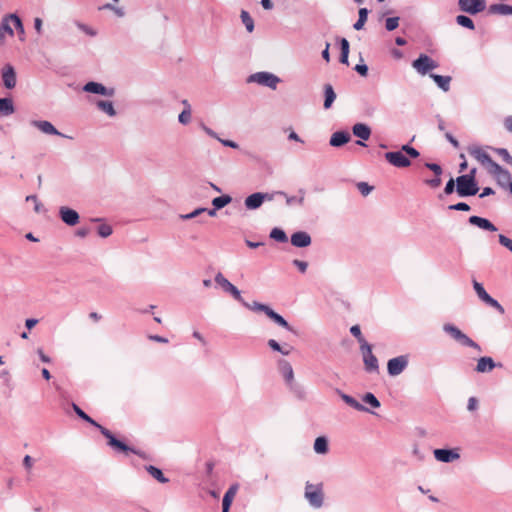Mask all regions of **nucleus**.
<instances>
[{
	"label": "nucleus",
	"instance_id": "obj_54",
	"mask_svg": "<svg viewBox=\"0 0 512 512\" xmlns=\"http://www.w3.org/2000/svg\"><path fill=\"white\" fill-rule=\"evenodd\" d=\"M485 303L493 308H495L499 313L504 314L505 310L503 306L491 296L485 301Z\"/></svg>",
	"mask_w": 512,
	"mask_h": 512
},
{
	"label": "nucleus",
	"instance_id": "obj_35",
	"mask_svg": "<svg viewBox=\"0 0 512 512\" xmlns=\"http://www.w3.org/2000/svg\"><path fill=\"white\" fill-rule=\"evenodd\" d=\"M485 166L487 167L488 172L494 176L507 175V170L501 167L493 159H491L490 162H488Z\"/></svg>",
	"mask_w": 512,
	"mask_h": 512
},
{
	"label": "nucleus",
	"instance_id": "obj_24",
	"mask_svg": "<svg viewBox=\"0 0 512 512\" xmlns=\"http://www.w3.org/2000/svg\"><path fill=\"white\" fill-rule=\"evenodd\" d=\"M353 134L361 140H368L371 136V129L364 123H356L352 127Z\"/></svg>",
	"mask_w": 512,
	"mask_h": 512
},
{
	"label": "nucleus",
	"instance_id": "obj_39",
	"mask_svg": "<svg viewBox=\"0 0 512 512\" xmlns=\"http://www.w3.org/2000/svg\"><path fill=\"white\" fill-rule=\"evenodd\" d=\"M456 23L464 28L469 29V30L475 29L473 20L466 15H458L456 17Z\"/></svg>",
	"mask_w": 512,
	"mask_h": 512
},
{
	"label": "nucleus",
	"instance_id": "obj_26",
	"mask_svg": "<svg viewBox=\"0 0 512 512\" xmlns=\"http://www.w3.org/2000/svg\"><path fill=\"white\" fill-rule=\"evenodd\" d=\"M244 204L248 210H256L261 207L263 204L261 192H256L246 197Z\"/></svg>",
	"mask_w": 512,
	"mask_h": 512
},
{
	"label": "nucleus",
	"instance_id": "obj_48",
	"mask_svg": "<svg viewBox=\"0 0 512 512\" xmlns=\"http://www.w3.org/2000/svg\"><path fill=\"white\" fill-rule=\"evenodd\" d=\"M363 402L370 405L373 408H379L380 407V401L376 398V396L373 393H366L363 398Z\"/></svg>",
	"mask_w": 512,
	"mask_h": 512
},
{
	"label": "nucleus",
	"instance_id": "obj_9",
	"mask_svg": "<svg viewBox=\"0 0 512 512\" xmlns=\"http://www.w3.org/2000/svg\"><path fill=\"white\" fill-rule=\"evenodd\" d=\"M409 358L407 355H400L392 358L387 363V371L390 376L400 375L408 366Z\"/></svg>",
	"mask_w": 512,
	"mask_h": 512
},
{
	"label": "nucleus",
	"instance_id": "obj_22",
	"mask_svg": "<svg viewBox=\"0 0 512 512\" xmlns=\"http://www.w3.org/2000/svg\"><path fill=\"white\" fill-rule=\"evenodd\" d=\"M337 394L341 397V399L350 407L354 408L358 411H364V412H370V410L362 405L360 402H358L355 398L352 396L343 393L341 390L336 389Z\"/></svg>",
	"mask_w": 512,
	"mask_h": 512
},
{
	"label": "nucleus",
	"instance_id": "obj_20",
	"mask_svg": "<svg viewBox=\"0 0 512 512\" xmlns=\"http://www.w3.org/2000/svg\"><path fill=\"white\" fill-rule=\"evenodd\" d=\"M278 369L285 381V384L295 379L293 368L287 360L280 359L278 361Z\"/></svg>",
	"mask_w": 512,
	"mask_h": 512
},
{
	"label": "nucleus",
	"instance_id": "obj_53",
	"mask_svg": "<svg viewBox=\"0 0 512 512\" xmlns=\"http://www.w3.org/2000/svg\"><path fill=\"white\" fill-rule=\"evenodd\" d=\"M178 121L183 125L189 124L191 121V111L188 109H183V111L178 116Z\"/></svg>",
	"mask_w": 512,
	"mask_h": 512
},
{
	"label": "nucleus",
	"instance_id": "obj_55",
	"mask_svg": "<svg viewBox=\"0 0 512 512\" xmlns=\"http://www.w3.org/2000/svg\"><path fill=\"white\" fill-rule=\"evenodd\" d=\"M7 19L11 20L14 23L15 28L20 33H22V34L24 33V27H23L22 21L17 15L11 14V15H9V17Z\"/></svg>",
	"mask_w": 512,
	"mask_h": 512
},
{
	"label": "nucleus",
	"instance_id": "obj_25",
	"mask_svg": "<svg viewBox=\"0 0 512 512\" xmlns=\"http://www.w3.org/2000/svg\"><path fill=\"white\" fill-rule=\"evenodd\" d=\"M289 391L297 398V399H300V400H304L305 397H306V390H305V387L297 382L295 379L292 380L291 382L287 383L286 384Z\"/></svg>",
	"mask_w": 512,
	"mask_h": 512
},
{
	"label": "nucleus",
	"instance_id": "obj_64",
	"mask_svg": "<svg viewBox=\"0 0 512 512\" xmlns=\"http://www.w3.org/2000/svg\"><path fill=\"white\" fill-rule=\"evenodd\" d=\"M425 166L434 172L435 176H441L442 168L436 163H426Z\"/></svg>",
	"mask_w": 512,
	"mask_h": 512
},
{
	"label": "nucleus",
	"instance_id": "obj_62",
	"mask_svg": "<svg viewBox=\"0 0 512 512\" xmlns=\"http://www.w3.org/2000/svg\"><path fill=\"white\" fill-rule=\"evenodd\" d=\"M454 191H456V179L454 180L453 178H451V179L446 183V186H445V188H444V192H445V194L450 195V194H452Z\"/></svg>",
	"mask_w": 512,
	"mask_h": 512
},
{
	"label": "nucleus",
	"instance_id": "obj_32",
	"mask_svg": "<svg viewBox=\"0 0 512 512\" xmlns=\"http://www.w3.org/2000/svg\"><path fill=\"white\" fill-rule=\"evenodd\" d=\"M313 449L317 454H326L329 451L328 439L324 436L317 437Z\"/></svg>",
	"mask_w": 512,
	"mask_h": 512
},
{
	"label": "nucleus",
	"instance_id": "obj_47",
	"mask_svg": "<svg viewBox=\"0 0 512 512\" xmlns=\"http://www.w3.org/2000/svg\"><path fill=\"white\" fill-rule=\"evenodd\" d=\"M350 333L357 339V341L359 342L360 344V348L363 347V345L365 344H369L365 338L363 337L362 333H361V329H360V326L359 325H353L351 328H350Z\"/></svg>",
	"mask_w": 512,
	"mask_h": 512
},
{
	"label": "nucleus",
	"instance_id": "obj_14",
	"mask_svg": "<svg viewBox=\"0 0 512 512\" xmlns=\"http://www.w3.org/2000/svg\"><path fill=\"white\" fill-rule=\"evenodd\" d=\"M59 216L61 220L69 226L78 224L80 218L77 211L66 206L60 207Z\"/></svg>",
	"mask_w": 512,
	"mask_h": 512
},
{
	"label": "nucleus",
	"instance_id": "obj_27",
	"mask_svg": "<svg viewBox=\"0 0 512 512\" xmlns=\"http://www.w3.org/2000/svg\"><path fill=\"white\" fill-rule=\"evenodd\" d=\"M469 154L479 161L482 165H486L492 159L488 153H486L480 147L469 148Z\"/></svg>",
	"mask_w": 512,
	"mask_h": 512
},
{
	"label": "nucleus",
	"instance_id": "obj_2",
	"mask_svg": "<svg viewBox=\"0 0 512 512\" xmlns=\"http://www.w3.org/2000/svg\"><path fill=\"white\" fill-rule=\"evenodd\" d=\"M478 191L479 187L473 176H458L456 178V192L460 197L474 196Z\"/></svg>",
	"mask_w": 512,
	"mask_h": 512
},
{
	"label": "nucleus",
	"instance_id": "obj_51",
	"mask_svg": "<svg viewBox=\"0 0 512 512\" xmlns=\"http://www.w3.org/2000/svg\"><path fill=\"white\" fill-rule=\"evenodd\" d=\"M205 211H206V208L199 207V208H196L191 213L181 214L179 217L182 220H190V219L196 218L197 216H199L200 214L204 213Z\"/></svg>",
	"mask_w": 512,
	"mask_h": 512
},
{
	"label": "nucleus",
	"instance_id": "obj_42",
	"mask_svg": "<svg viewBox=\"0 0 512 512\" xmlns=\"http://www.w3.org/2000/svg\"><path fill=\"white\" fill-rule=\"evenodd\" d=\"M231 201L232 198L229 195H222L214 198L212 200V205L219 210L228 205Z\"/></svg>",
	"mask_w": 512,
	"mask_h": 512
},
{
	"label": "nucleus",
	"instance_id": "obj_30",
	"mask_svg": "<svg viewBox=\"0 0 512 512\" xmlns=\"http://www.w3.org/2000/svg\"><path fill=\"white\" fill-rule=\"evenodd\" d=\"M15 112L14 104L11 98H0V114L10 116Z\"/></svg>",
	"mask_w": 512,
	"mask_h": 512
},
{
	"label": "nucleus",
	"instance_id": "obj_17",
	"mask_svg": "<svg viewBox=\"0 0 512 512\" xmlns=\"http://www.w3.org/2000/svg\"><path fill=\"white\" fill-rule=\"evenodd\" d=\"M468 221L471 225L477 226L482 230L490 232H496L498 230L497 227L490 220L480 216H470Z\"/></svg>",
	"mask_w": 512,
	"mask_h": 512
},
{
	"label": "nucleus",
	"instance_id": "obj_60",
	"mask_svg": "<svg viewBox=\"0 0 512 512\" xmlns=\"http://www.w3.org/2000/svg\"><path fill=\"white\" fill-rule=\"evenodd\" d=\"M498 239H499V243L502 246L506 247L509 251L512 252V239H509L508 237H506L503 234H499Z\"/></svg>",
	"mask_w": 512,
	"mask_h": 512
},
{
	"label": "nucleus",
	"instance_id": "obj_41",
	"mask_svg": "<svg viewBox=\"0 0 512 512\" xmlns=\"http://www.w3.org/2000/svg\"><path fill=\"white\" fill-rule=\"evenodd\" d=\"M6 35H9V36H13L14 35L13 29L9 25L7 18L4 19L2 21V23L0 24V43L3 42V40L5 39Z\"/></svg>",
	"mask_w": 512,
	"mask_h": 512
},
{
	"label": "nucleus",
	"instance_id": "obj_10",
	"mask_svg": "<svg viewBox=\"0 0 512 512\" xmlns=\"http://www.w3.org/2000/svg\"><path fill=\"white\" fill-rule=\"evenodd\" d=\"M363 355V362L367 372H378L379 364L376 356L372 353V346L365 344L360 348Z\"/></svg>",
	"mask_w": 512,
	"mask_h": 512
},
{
	"label": "nucleus",
	"instance_id": "obj_45",
	"mask_svg": "<svg viewBox=\"0 0 512 512\" xmlns=\"http://www.w3.org/2000/svg\"><path fill=\"white\" fill-rule=\"evenodd\" d=\"M270 237L275 241L281 243L287 242L288 240L286 233L284 232V230L280 228H273L272 231L270 232Z\"/></svg>",
	"mask_w": 512,
	"mask_h": 512
},
{
	"label": "nucleus",
	"instance_id": "obj_31",
	"mask_svg": "<svg viewBox=\"0 0 512 512\" xmlns=\"http://www.w3.org/2000/svg\"><path fill=\"white\" fill-rule=\"evenodd\" d=\"M430 77L434 80V82L437 84V86L442 89L444 92L449 91L450 89V82L451 77L450 76H442L438 74H430Z\"/></svg>",
	"mask_w": 512,
	"mask_h": 512
},
{
	"label": "nucleus",
	"instance_id": "obj_7",
	"mask_svg": "<svg viewBox=\"0 0 512 512\" xmlns=\"http://www.w3.org/2000/svg\"><path fill=\"white\" fill-rule=\"evenodd\" d=\"M216 284H218L226 293L233 296L238 302H243V298L239 289L233 285L221 272H218L214 278Z\"/></svg>",
	"mask_w": 512,
	"mask_h": 512
},
{
	"label": "nucleus",
	"instance_id": "obj_4",
	"mask_svg": "<svg viewBox=\"0 0 512 512\" xmlns=\"http://www.w3.org/2000/svg\"><path fill=\"white\" fill-rule=\"evenodd\" d=\"M97 428L99 429L100 433L108 440V445L111 446L113 449H115L119 452H124V453L131 452V453L137 454L139 456H142V454L139 451L129 447L122 441L116 439L115 436L113 435V433L110 430H108L107 428L103 427L102 425H97Z\"/></svg>",
	"mask_w": 512,
	"mask_h": 512
},
{
	"label": "nucleus",
	"instance_id": "obj_52",
	"mask_svg": "<svg viewBox=\"0 0 512 512\" xmlns=\"http://www.w3.org/2000/svg\"><path fill=\"white\" fill-rule=\"evenodd\" d=\"M399 20L400 18L399 17H390V18H387L386 21H385V28L388 30V31H393L395 30L398 26H399Z\"/></svg>",
	"mask_w": 512,
	"mask_h": 512
},
{
	"label": "nucleus",
	"instance_id": "obj_15",
	"mask_svg": "<svg viewBox=\"0 0 512 512\" xmlns=\"http://www.w3.org/2000/svg\"><path fill=\"white\" fill-rule=\"evenodd\" d=\"M2 80L7 89H13L16 86V72L11 64H6L2 68Z\"/></svg>",
	"mask_w": 512,
	"mask_h": 512
},
{
	"label": "nucleus",
	"instance_id": "obj_19",
	"mask_svg": "<svg viewBox=\"0 0 512 512\" xmlns=\"http://www.w3.org/2000/svg\"><path fill=\"white\" fill-rule=\"evenodd\" d=\"M434 456L436 460L444 463L452 462L460 457L457 452L451 449H436L434 450Z\"/></svg>",
	"mask_w": 512,
	"mask_h": 512
},
{
	"label": "nucleus",
	"instance_id": "obj_37",
	"mask_svg": "<svg viewBox=\"0 0 512 512\" xmlns=\"http://www.w3.org/2000/svg\"><path fill=\"white\" fill-rule=\"evenodd\" d=\"M368 13H369V11H368L367 8H360L359 9L358 20L353 25L355 30H361L364 27V25H365V23L367 21Z\"/></svg>",
	"mask_w": 512,
	"mask_h": 512
},
{
	"label": "nucleus",
	"instance_id": "obj_36",
	"mask_svg": "<svg viewBox=\"0 0 512 512\" xmlns=\"http://www.w3.org/2000/svg\"><path fill=\"white\" fill-rule=\"evenodd\" d=\"M340 50H341V55H340V62L342 64H346L348 65V55H349V42L346 38H342L340 40Z\"/></svg>",
	"mask_w": 512,
	"mask_h": 512
},
{
	"label": "nucleus",
	"instance_id": "obj_28",
	"mask_svg": "<svg viewBox=\"0 0 512 512\" xmlns=\"http://www.w3.org/2000/svg\"><path fill=\"white\" fill-rule=\"evenodd\" d=\"M488 12L490 14L498 15H512V6L508 4H492L489 6Z\"/></svg>",
	"mask_w": 512,
	"mask_h": 512
},
{
	"label": "nucleus",
	"instance_id": "obj_49",
	"mask_svg": "<svg viewBox=\"0 0 512 512\" xmlns=\"http://www.w3.org/2000/svg\"><path fill=\"white\" fill-rule=\"evenodd\" d=\"M97 232H98V235L102 238H107L109 237L113 230H112V227L108 224H101L98 228H97Z\"/></svg>",
	"mask_w": 512,
	"mask_h": 512
},
{
	"label": "nucleus",
	"instance_id": "obj_21",
	"mask_svg": "<svg viewBox=\"0 0 512 512\" xmlns=\"http://www.w3.org/2000/svg\"><path fill=\"white\" fill-rule=\"evenodd\" d=\"M275 324L286 329L287 331L294 332L293 327L277 312H275L271 307L267 310L266 314Z\"/></svg>",
	"mask_w": 512,
	"mask_h": 512
},
{
	"label": "nucleus",
	"instance_id": "obj_3",
	"mask_svg": "<svg viewBox=\"0 0 512 512\" xmlns=\"http://www.w3.org/2000/svg\"><path fill=\"white\" fill-rule=\"evenodd\" d=\"M443 331L450 335L460 345L481 351V347L455 325L446 323L443 325Z\"/></svg>",
	"mask_w": 512,
	"mask_h": 512
},
{
	"label": "nucleus",
	"instance_id": "obj_5",
	"mask_svg": "<svg viewBox=\"0 0 512 512\" xmlns=\"http://www.w3.org/2000/svg\"><path fill=\"white\" fill-rule=\"evenodd\" d=\"M248 82L258 83L262 86L276 89L280 79L276 75L269 72H257L248 77Z\"/></svg>",
	"mask_w": 512,
	"mask_h": 512
},
{
	"label": "nucleus",
	"instance_id": "obj_23",
	"mask_svg": "<svg viewBox=\"0 0 512 512\" xmlns=\"http://www.w3.org/2000/svg\"><path fill=\"white\" fill-rule=\"evenodd\" d=\"M351 139V136L346 131H337L332 134L330 138V145L333 147H340L346 143H348Z\"/></svg>",
	"mask_w": 512,
	"mask_h": 512
},
{
	"label": "nucleus",
	"instance_id": "obj_61",
	"mask_svg": "<svg viewBox=\"0 0 512 512\" xmlns=\"http://www.w3.org/2000/svg\"><path fill=\"white\" fill-rule=\"evenodd\" d=\"M449 210H456V211H469L470 206L465 202H459L453 205H450L448 207Z\"/></svg>",
	"mask_w": 512,
	"mask_h": 512
},
{
	"label": "nucleus",
	"instance_id": "obj_8",
	"mask_svg": "<svg viewBox=\"0 0 512 512\" xmlns=\"http://www.w3.org/2000/svg\"><path fill=\"white\" fill-rule=\"evenodd\" d=\"M412 67L421 75L427 74L429 71L438 67V64L426 54H421L412 62Z\"/></svg>",
	"mask_w": 512,
	"mask_h": 512
},
{
	"label": "nucleus",
	"instance_id": "obj_46",
	"mask_svg": "<svg viewBox=\"0 0 512 512\" xmlns=\"http://www.w3.org/2000/svg\"><path fill=\"white\" fill-rule=\"evenodd\" d=\"M473 288H474L477 296L483 302H485L490 297V295L484 289L483 285L481 283L477 282L476 280H473Z\"/></svg>",
	"mask_w": 512,
	"mask_h": 512
},
{
	"label": "nucleus",
	"instance_id": "obj_43",
	"mask_svg": "<svg viewBox=\"0 0 512 512\" xmlns=\"http://www.w3.org/2000/svg\"><path fill=\"white\" fill-rule=\"evenodd\" d=\"M73 410L75 413L84 421L88 422L89 424L95 426L97 428V425H99L95 420H93L89 415H87L79 406L76 404H72Z\"/></svg>",
	"mask_w": 512,
	"mask_h": 512
},
{
	"label": "nucleus",
	"instance_id": "obj_38",
	"mask_svg": "<svg viewBox=\"0 0 512 512\" xmlns=\"http://www.w3.org/2000/svg\"><path fill=\"white\" fill-rule=\"evenodd\" d=\"M244 307L252 310V311H258V312H263L264 314H266L267 310L269 309L270 306L266 305V304H262V303H259L257 301H254L252 304L246 302L244 299H243V302H240Z\"/></svg>",
	"mask_w": 512,
	"mask_h": 512
},
{
	"label": "nucleus",
	"instance_id": "obj_34",
	"mask_svg": "<svg viewBox=\"0 0 512 512\" xmlns=\"http://www.w3.org/2000/svg\"><path fill=\"white\" fill-rule=\"evenodd\" d=\"M97 107L110 117H114L116 115V110L114 109L111 101L99 100L97 101Z\"/></svg>",
	"mask_w": 512,
	"mask_h": 512
},
{
	"label": "nucleus",
	"instance_id": "obj_13",
	"mask_svg": "<svg viewBox=\"0 0 512 512\" xmlns=\"http://www.w3.org/2000/svg\"><path fill=\"white\" fill-rule=\"evenodd\" d=\"M83 90L88 93L100 94L112 97L115 94L114 88H107L103 84L90 81L83 86Z\"/></svg>",
	"mask_w": 512,
	"mask_h": 512
},
{
	"label": "nucleus",
	"instance_id": "obj_59",
	"mask_svg": "<svg viewBox=\"0 0 512 512\" xmlns=\"http://www.w3.org/2000/svg\"><path fill=\"white\" fill-rule=\"evenodd\" d=\"M496 152L503 158V160L506 163L512 165V157L509 154L507 149H505V148H498V149H496Z\"/></svg>",
	"mask_w": 512,
	"mask_h": 512
},
{
	"label": "nucleus",
	"instance_id": "obj_12",
	"mask_svg": "<svg viewBox=\"0 0 512 512\" xmlns=\"http://www.w3.org/2000/svg\"><path fill=\"white\" fill-rule=\"evenodd\" d=\"M31 125L46 135H56V136L72 139V137L67 136V135L61 133L60 131H58L55 128V126L47 120H32Z\"/></svg>",
	"mask_w": 512,
	"mask_h": 512
},
{
	"label": "nucleus",
	"instance_id": "obj_57",
	"mask_svg": "<svg viewBox=\"0 0 512 512\" xmlns=\"http://www.w3.org/2000/svg\"><path fill=\"white\" fill-rule=\"evenodd\" d=\"M357 188L363 196H367L373 190V187L366 182H359Z\"/></svg>",
	"mask_w": 512,
	"mask_h": 512
},
{
	"label": "nucleus",
	"instance_id": "obj_44",
	"mask_svg": "<svg viewBox=\"0 0 512 512\" xmlns=\"http://www.w3.org/2000/svg\"><path fill=\"white\" fill-rule=\"evenodd\" d=\"M237 492V486L232 485L224 494V497L222 499V505H228L231 506V503L236 495Z\"/></svg>",
	"mask_w": 512,
	"mask_h": 512
},
{
	"label": "nucleus",
	"instance_id": "obj_56",
	"mask_svg": "<svg viewBox=\"0 0 512 512\" xmlns=\"http://www.w3.org/2000/svg\"><path fill=\"white\" fill-rule=\"evenodd\" d=\"M401 148H402V151H404L411 158H417L420 155V153L417 149H415L414 147H412L408 144L403 145Z\"/></svg>",
	"mask_w": 512,
	"mask_h": 512
},
{
	"label": "nucleus",
	"instance_id": "obj_16",
	"mask_svg": "<svg viewBox=\"0 0 512 512\" xmlns=\"http://www.w3.org/2000/svg\"><path fill=\"white\" fill-rule=\"evenodd\" d=\"M291 244L298 248H305L311 244V237L305 231H298L291 235Z\"/></svg>",
	"mask_w": 512,
	"mask_h": 512
},
{
	"label": "nucleus",
	"instance_id": "obj_6",
	"mask_svg": "<svg viewBox=\"0 0 512 512\" xmlns=\"http://www.w3.org/2000/svg\"><path fill=\"white\" fill-rule=\"evenodd\" d=\"M458 6L460 11L470 15H476L485 10L486 0H458Z\"/></svg>",
	"mask_w": 512,
	"mask_h": 512
},
{
	"label": "nucleus",
	"instance_id": "obj_18",
	"mask_svg": "<svg viewBox=\"0 0 512 512\" xmlns=\"http://www.w3.org/2000/svg\"><path fill=\"white\" fill-rule=\"evenodd\" d=\"M497 366H501V364H496L491 357L484 356L478 359L475 370L478 373H487L491 372Z\"/></svg>",
	"mask_w": 512,
	"mask_h": 512
},
{
	"label": "nucleus",
	"instance_id": "obj_40",
	"mask_svg": "<svg viewBox=\"0 0 512 512\" xmlns=\"http://www.w3.org/2000/svg\"><path fill=\"white\" fill-rule=\"evenodd\" d=\"M240 18L242 20V23L245 25L247 31L249 33L253 32V30H254V20L252 19L250 14L247 11L242 10L241 14H240Z\"/></svg>",
	"mask_w": 512,
	"mask_h": 512
},
{
	"label": "nucleus",
	"instance_id": "obj_11",
	"mask_svg": "<svg viewBox=\"0 0 512 512\" xmlns=\"http://www.w3.org/2000/svg\"><path fill=\"white\" fill-rule=\"evenodd\" d=\"M403 152L402 149L400 151L386 152L384 157L391 165L397 168H405L411 165V161Z\"/></svg>",
	"mask_w": 512,
	"mask_h": 512
},
{
	"label": "nucleus",
	"instance_id": "obj_50",
	"mask_svg": "<svg viewBox=\"0 0 512 512\" xmlns=\"http://www.w3.org/2000/svg\"><path fill=\"white\" fill-rule=\"evenodd\" d=\"M268 346L273 350V351H277L283 355H289L290 354V350H287V351H283V347L274 339H269L268 342H267Z\"/></svg>",
	"mask_w": 512,
	"mask_h": 512
},
{
	"label": "nucleus",
	"instance_id": "obj_63",
	"mask_svg": "<svg viewBox=\"0 0 512 512\" xmlns=\"http://www.w3.org/2000/svg\"><path fill=\"white\" fill-rule=\"evenodd\" d=\"M293 265L296 266L298 268V270L301 272V273H305L307 268H308V263L306 261H302V260H298V259H294L292 261Z\"/></svg>",
	"mask_w": 512,
	"mask_h": 512
},
{
	"label": "nucleus",
	"instance_id": "obj_1",
	"mask_svg": "<svg viewBox=\"0 0 512 512\" xmlns=\"http://www.w3.org/2000/svg\"><path fill=\"white\" fill-rule=\"evenodd\" d=\"M304 497L309 505L315 509H319L324 504L323 483L313 484L309 481L305 484Z\"/></svg>",
	"mask_w": 512,
	"mask_h": 512
},
{
	"label": "nucleus",
	"instance_id": "obj_29",
	"mask_svg": "<svg viewBox=\"0 0 512 512\" xmlns=\"http://www.w3.org/2000/svg\"><path fill=\"white\" fill-rule=\"evenodd\" d=\"M324 108L325 109H329L331 108L333 102L335 101L336 99V93L332 87V85L330 84H325L324 85Z\"/></svg>",
	"mask_w": 512,
	"mask_h": 512
},
{
	"label": "nucleus",
	"instance_id": "obj_58",
	"mask_svg": "<svg viewBox=\"0 0 512 512\" xmlns=\"http://www.w3.org/2000/svg\"><path fill=\"white\" fill-rule=\"evenodd\" d=\"M26 201H32L33 202V205H34V210L36 213H39L41 212L42 210V204L39 202L38 198L36 195H28L26 197Z\"/></svg>",
	"mask_w": 512,
	"mask_h": 512
},
{
	"label": "nucleus",
	"instance_id": "obj_33",
	"mask_svg": "<svg viewBox=\"0 0 512 512\" xmlns=\"http://www.w3.org/2000/svg\"><path fill=\"white\" fill-rule=\"evenodd\" d=\"M146 470L153 478H155L160 483H167L169 481V479L164 476L163 472L153 465L146 466Z\"/></svg>",
	"mask_w": 512,
	"mask_h": 512
}]
</instances>
